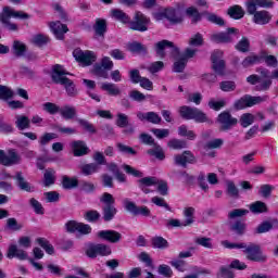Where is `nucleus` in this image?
Here are the masks:
<instances>
[{
  "label": "nucleus",
  "mask_w": 278,
  "mask_h": 278,
  "mask_svg": "<svg viewBox=\"0 0 278 278\" xmlns=\"http://www.w3.org/2000/svg\"><path fill=\"white\" fill-rule=\"evenodd\" d=\"M12 51L15 58H25V53H27V46L22 41L14 40Z\"/></svg>",
  "instance_id": "nucleus-30"
},
{
  "label": "nucleus",
  "mask_w": 278,
  "mask_h": 278,
  "mask_svg": "<svg viewBox=\"0 0 278 278\" xmlns=\"http://www.w3.org/2000/svg\"><path fill=\"white\" fill-rule=\"evenodd\" d=\"M43 112H47L48 114H60V106L53 102H46L42 104Z\"/></svg>",
  "instance_id": "nucleus-56"
},
{
  "label": "nucleus",
  "mask_w": 278,
  "mask_h": 278,
  "mask_svg": "<svg viewBox=\"0 0 278 278\" xmlns=\"http://www.w3.org/2000/svg\"><path fill=\"white\" fill-rule=\"evenodd\" d=\"M101 89L104 90V92H108L110 97H121V88L116 86V84L113 83H104L101 86Z\"/></svg>",
  "instance_id": "nucleus-33"
},
{
  "label": "nucleus",
  "mask_w": 278,
  "mask_h": 278,
  "mask_svg": "<svg viewBox=\"0 0 278 278\" xmlns=\"http://www.w3.org/2000/svg\"><path fill=\"white\" fill-rule=\"evenodd\" d=\"M3 12L4 14H9V16H13V18H22V21H27V18H29V14L23 11H14L10 9V7H4Z\"/></svg>",
  "instance_id": "nucleus-41"
},
{
  "label": "nucleus",
  "mask_w": 278,
  "mask_h": 278,
  "mask_svg": "<svg viewBox=\"0 0 278 278\" xmlns=\"http://www.w3.org/2000/svg\"><path fill=\"white\" fill-rule=\"evenodd\" d=\"M93 30L96 36L99 38H105V34H108V21L103 18H97L93 25Z\"/></svg>",
  "instance_id": "nucleus-26"
},
{
  "label": "nucleus",
  "mask_w": 278,
  "mask_h": 278,
  "mask_svg": "<svg viewBox=\"0 0 278 278\" xmlns=\"http://www.w3.org/2000/svg\"><path fill=\"white\" fill-rule=\"evenodd\" d=\"M127 49L128 51H130V53H138V54H143L147 55V46L138 42V41H134L127 45Z\"/></svg>",
  "instance_id": "nucleus-34"
},
{
  "label": "nucleus",
  "mask_w": 278,
  "mask_h": 278,
  "mask_svg": "<svg viewBox=\"0 0 278 278\" xmlns=\"http://www.w3.org/2000/svg\"><path fill=\"white\" fill-rule=\"evenodd\" d=\"M93 74H96L97 77H102V79H108V77H110L108 70L102 67V65L99 63L93 65Z\"/></svg>",
  "instance_id": "nucleus-57"
},
{
  "label": "nucleus",
  "mask_w": 278,
  "mask_h": 278,
  "mask_svg": "<svg viewBox=\"0 0 278 278\" xmlns=\"http://www.w3.org/2000/svg\"><path fill=\"white\" fill-rule=\"evenodd\" d=\"M188 43L190 47H203V35L197 33L189 39Z\"/></svg>",
  "instance_id": "nucleus-62"
},
{
  "label": "nucleus",
  "mask_w": 278,
  "mask_h": 278,
  "mask_svg": "<svg viewBox=\"0 0 278 278\" xmlns=\"http://www.w3.org/2000/svg\"><path fill=\"white\" fill-rule=\"evenodd\" d=\"M188 65V61L184 58H179L176 62H174L173 71L174 73H184L186 71V66Z\"/></svg>",
  "instance_id": "nucleus-55"
},
{
  "label": "nucleus",
  "mask_w": 278,
  "mask_h": 278,
  "mask_svg": "<svg viewBox=\"0 0 278 278\" xmlns=\"http://www.w3.org/2000/svg\"><path fill=\"white\" fill-rule=\"evenodd\" d=\"M21 156L18 153H16V150L11 149L8 151V154H5V151L0 150V164L2 166H14L16 164H21Z\"/></svg>",
  "instance_id": "nucleus-14"
},
{
  "label": "nucleus",
  "mask_w": 278,
  "mask_h": 278,
  "mask_svg": "<svg viewBox=\"0 0 278 278\" xmlns=\"http://www.w3.org/2000/svg\"><path fill=\"white\" fill-rule=\"evenodd\" d=\"M112 16L116 21H121V23H129L130 18L123 10L114 9L112 10Z\"/></svg>",
  "instance_id": "nucleus-52"
},
{
  "label": "nucleus",
  "mask_w": 278,
  "mask_h": 278,
  "mask_svg": "<svg viewBox=\"0 0 278 278\" xmlns=\"http://www.w3.org/2000/svg\"><path fill=\"white\" fill-rule=\"evenodd\" d=\"M101 218V214L98 211L91 210L85 213V220L88 223H97Z\"/></svg>",
  "instance_id": "nucleus-59"
},
{
  "label": "nucleus",
  "mask_w": 278,
  "mask_h": 278,
  "mask_svg": "<svg viewBox=\"0 0 278 278\" xmlns=\"http://www.w3.org/2000/svg\"><path fill=\"white\" fill-rule=\"evenodd\" d=\"M75 157H81L83 155H88V146L83 140L73 141L71 144Z\"/></svg>",
  "instance_id": "nucleus-25"
},
{
  "label": "nucleus",
  "mask_w": 278,
  "mask_h": 278,
  "mask_svg": "<svg viewBox=\"0 0 278 278\" xmlns=\"http://www.w3.org/2000/svg\"><path fill=\"white\" fill-rule=\"evenodd\" d=\"M76 121L85 131H88V134H97V128H94V125L90 124L88 119L77 118Z\"/></svg>",
  "instance_id": "nucleus-48"
},
{
  "label": "nucleus",
  "mask_w": 278,
  "mask_h": 278,
  "mask_svg": "<svg viewBox=\"0 0 278 278\" xmlns=\"http://www.w3.org/2000/svg\"><path fill=\"white\" fill-rule=\"evenodd\" d=\"M205 14L210 23H214V25H219V27H223V25H225V20H223V17L214 13H205Z\"/></svg>",
  "instance_id": "nucleus-60"
},
{
  "label": "nucleus",
  "mask_w": 278,
  "mask_h": 278,
  "mask_svg": "<svg viewBox=\"0 0 278 278\" xmlns=\"http://www.w3.org/2000/svg\"><path fill=\"white\" fill-rule=\"evenodd\" d=\"M55 170L47 169L43 174V186L49 188V186H53L55 184Z\"/></svg>",
  "instance_id": "nucleus-45"
},
{
  "label": "nucleus",
  "mask_w": 278,
  "mask_h": 278,
  "mask_svg": "<svg viewBox=\"0 0 278 278\" xmlns=\"http://www.w3.org/2000/svg\"><path fill=\"white\" fill-rule=\"evenodd\" d=\"M7 257L9 260L16 257L17 260L24 261L27 260V252L16 244H11L8 249Z\"/></svg>",
  "instance_id": "nucleus-21"
},
{
  "label": "nucleus",
  "mask_w": 278,
  "mask_h": 278,
  "mask_svg": "<svg viewBox=\"0 0 278 278\" xmlns=\"http://www.w3.org/2000/svg\"><path fill=\"white\" fill-rule=\"evenodd\" d=\"M217 123L220 125V131H229V129H233L238 125V118L231 116L228 111H224L217 116Z\"/></svg>",
  "instance_id": "nucleus-12"
},
{
  "label": "nucleus",
  "mask_w": 278,
  "mask_h": 278,
  "mask_svg": "<svg viewBox=\"0 0 278 278\" xmlns=\"http://www.w3.org/2000/svg\"><path fill=\"white\" fill-rule=\"evenodd\" d=\"M178 136H181L182 138H187L188 140H195L197 134H194L192 130L188 129V126L181 125L178 127Z\"/></svg>",
  "instance_id": "nucleus-43"
},
{
  "label": "nucleus",
  "mask_w": 278,
  "mask_h": 278,
  "mask_svg": "<svg viewBox=\"0 0 278 278\" xmlns=\"http://www.w3.org/2000/svg\"><path fill=\"white\" fill-rule=\"evenodd\" d=\"M85 254L90 260H94V258L99 257V255L101 257H108V255H112V248H110V245L103 244V243H97V244L90 243L87 247Z\"/></svg>",
  "instance_id": "nucleus-7"
},
{
  "label": "nucleus",
  "mask_w": 278,
  "mask_h": 278,
  "mask_svg": "<svg viewBox=\"0 0 278 278\" xmlns=\"http://www.w3.org/2000/svg\"><path fill=\"white\" fill-rule=\"evenodd\" d=\"M14 97V91L8 86L0 85V101H8Z\"/></svg>",
  "instance_id": "nucleus-49"
},
{
  "label": "nucleus",
  "mask_w": 278,
  "mask_h": 278,
  "mask_svg": "<svg viewBox=\"0 0 278 278\" xmlns=\"http://www.w3.org/2000/svg\"><path fill=\"white\" fill-rule=\"evenodd\" d=\"M38 244L48 253V255H53L55 253V249L53 245L49 242V240L45 238H38L37 239Z\"/></svg>",
  "instance_id": "nucleus-46"
},
{
  "label": "nucleus",
  "mask_w": 278,
  "mask_h": 278,
  "mask_svg": "<svg viewBox=\"0 0 278 278\" xmlns=\"http://www.w3.org/2000/svg\"><path fill=\"white\" fill-rule=\"evenodd\" d=\"M230 34H238L237 28H228L227 33H219V34H214L211 36L212 42H231V35Z\"/></svg>",
  "instance_id": "nucleus-22"
},
{
  "label": "nucleus",
  "mask_w": 278,
  "mask_h": 278,
  "mask_svg": "<svg viewBox=\"0 0 278 278\" xmlns=\"http://www.w3.org/2000/svg\"><path fill=\"white\" fill-rule=\"evenodd\" d=\"M274 190L275 187H273V185H262L258 189V194L263 197V199H270Z\"/></svg>",
  "instance_id": "nucleus-50"
},
{
  "label": "nucleus",
  "mask_w": 278,
  "mask_h": 278,
  "mask_svg": "<svg viewBox=\"0 0 278 278\" xmlns=\"http://www.w3.org/2000/svg\"><path fill=\"white\" fill-rule=\"evenodd\" d=\"M50 29L58 40H64V35L68 31V26L58 21L50 23Z\"/></svg>",
  "instance_id": "nucleus-20"
},
{
  "label": "nucleus",
  "mask_w": 278,
  "mask_h": 278,
  "mask_svg": "<svg viewBox=\"0 0 278 278\" xmlns=\"http://www.w3.org/2000/svg\"><path fill=\"white\" fill-rule=\"evenodd\" d=\"M129 29L132 31H148L149 25H151V20L147 17L142 12L137 11L132 21L129 20Z\"/></svg>",
  "instance_id": "nucleus-8"
},
{
  "label": "nucleus",
  "mask_w": 278,
  "mask_h": 278,
  "mask_svg": "<svg viewBox=\"0 0 278 278\" xmlns=\"http://www.w3.org/2000/svg\"><path fill=\"white\" fill-rule=\"evenodd\" d=\"M59 114H61L65 121H71L77 116V109H75V106L65 105L60 109Z\"/></svg>",
  "instance_id": "nucleus-32"
},
{
  "label": "nucleus",
  "mask_w": 278,
  "mask_h": 278,
  "mask_svg": "<svg viewBox=\"0 0 278 278\" xmlns=\"http://www.w3.org/2000/svg\"><path fill=\"white\" fill-rule=\"evenodd\" d=\"M30 206L33 207L35 214H39L40 216H42V214H45V207H42V204L36 200L35 198H31L29 200Z\"/></svg>",
  "instance_id": "nucleus-58"
},
{
  "label": "nucleus",
  "mask_w": 278,
  "mask_h": 278,
  "mask_svg": "<svg viewBox=\"0 0 278 278\" xmlns=\"http://www.w3.org/2000/svg\"><path fill=\"white\" fill-rule=\"evenodd\" d=\"M47 42H49V37L42 35V34L36 35L33 38V43L36 45L37 47H45V45H47Z\"/></svg>",
  "instance_id": "nucleus-64"
},
{
  "label": "nucleus",
  "mask_w": 278,
  "mask_h": 278,
  "mask_svg": "<svg viewBox=\"0 0 278 278\" xmlns=\"http://www.w3.org/2000/svg\"><path fill=\"white\" fill-rule=\"evenodd\" d=\"M13 179L16 181V186L20 188V190H23L24 192H34L36 188L31 186L28 181L25 180V176H23V172H17Z\"/></svg>",
  "instance_id": "nucleus-18"
},
{
  "label": "nucleus",
  "mask_w": 278,
  "mask_h": 278,
  "mask_svg": "<svg viewBox=\"0 0 278 278\" xmlns=\"http://www.w3.org/2000/svg\"><path fill=\"white\" fill-rule=\"evenodd\" d=\"M263 60V55L252 52L243 59V61L241 62V66L243 68H251V66H255V64H262Z\"/></svg>",
  "instance_id": "nucleus-23"
},
{
  "label": "nucleus",
  "mask_w": 278,
  "mask_h": 278,
  "mask_svg": "<svg viewBox=\"0 0 278 278\" xmlns=\"http://www.w3.org/2000/svg\"><path fill=\"white\" fill-rule=\"evenodd\" d=\"M149 155H153L156 160H164L166 157L164 155V150H162V146L154 143L153 149L148 150Z\"/></svg>",
  "instance_id": "nucleus-51"
},
{
  "label": "nucleus",
  "mask_w": 278,
  "mask_h": 278,
  "mask_svg": "<svg viewBox=\"0 0 278 278\" xmlns=\"http://www.w3.org/2000/svg\"><path fill=\"white\" fill-rule=\"evenodd\" d=\"M100 202L104 203V205L102 206L103 220L105 223H110V220H114V217L118 212V210H116V206H114V203H116L114 195H112L109 192H104L100 198Z\"/></svg>",
  "instance_id": "nucleus-5"
},
{
  "label": "nucleus",
  "mask_w": 278,
  "mask_h": 278,
  "mask_svg": "<svg viewBox=\"0 0 278 278\" xmlns=\"http://www.w3.org/2000/svg\"><path fill=\"white\" fill-rule=\"evenodd\" d=\"M186 15L191 18L192 25H197L202 18V14L199 12V10L194 7H189L186 10Z\"/></svg>",
  "instance_id": "nucleus-37"
},
{
  "label": "nucleus",
  "mask_w": 278,
  "mask_h": 278,
  "mask_svg": "<svg viewBox=\"0 0 278 278\" xmlns=\"http://www.w3.org/2000/svg\"><path fill=\"white\" fill-rule=\"evenodd\" d=\"M227 14L228 16H230V18H233L235 21H240V18H244V9L236 4L227 10Z\"/></svg>",
  "instance_id": "nucleus-31"
},
{
  "label": "nucleus",
  "mask_w": 278,
  "mask_h": 278,
  "mask_svg": "<svg viewBox=\"0 0 278 278\" xmlns=\"http://www.w3.org/2000/svg\"><path fill=\"white\" fill-rule=\"evenodd\" d=\"M250 212H252V214H266V212H268V205H266L265 202L256 201L250 204Z\"/></svg>",
  "instance_id": "nucleus-35"
},
{
  "label": "nucleus",
  "mask_w": 278,
  "mask_h": 278,
  "mask_svg": "<svg viewBox=\"0 0 278 278\" xmlns=\"http://www.w3.org/2000/svg\"><path fill=\"white\" fill-rule=\"evenodd\" d=\"M235 49L240 53H249L251 51V41L247 37H242L240 41L237 42Z\"/></svg>",
  "instance_id": "nucleus-40"
},
{
  "label": "nucleus",
  "mask_w": 278,
  "mask_h": 278,
  "mask_svg": "<svg viewBox=\"0 0 278 278\" xmlns=\"http://www.w3.org/2000/svg\"><path fill=\"white\" fill-rule=\"evenodd\" d=\"M15 125L20 131H23L25 129H29L31 127V121H29V117L25 115H20L16 117Z\"/></svg>",
  "instance_id": "nucleus-39"
},
{
  "label": "nucleus",
  "mask_w": 278,
  "mask_h": 278,
  "mask_svg": "<svg viewBox=\"0 0 278 278\" xmlns=\"http://www.w3.org/2000/svg\"><path fill=\"white\" fill-rule=\"evenodd\" d=\"M223 55L224 53L220 50H215L211 55L212 68L215 75H219V77L225 76L226 64Z\"/></svg>",
  "instance_id": "nucleus-11"
},
{
  "label": "nucleus",
  "mask_w": 278,
  "mask_h": 278,
  "mask_svg": "<svg viewBox=\"0 0 278 278\" xmlns=\"http://www.w3.org/2000/svg\"><path fill=\"white\" fill-rule=\"evenodd\" d=\"M62 188L64 190H75V188H79V180L77 177H68L66 175L62 176Z\"/></svg>",
  "instance_id": "nucleus-28"
},
{
  "label": "nucleus",
  "mask_w": 278,
  "mask_h": 278,
  "mask_svg": "<svg viewBox=\"0 0 278 278\" xmlns=\"http://www.w3.org/2000/svg\"><path fill=\"white\" fill-rule=\"evenodd\" d=\"M169 149L181 150L188 149V142L186 140L180 139H172L167 142Z\"/></svg>",
  "instance_id": "nucleus-47"
},
{
  "label": "nucleus",
  "mask_w": 278,
  "mask_h": 278,
  "mask_svg": "<svg viewBox=\"0 0 278 278\" xmlns=\"http://www.w3.org/2000/svg\"><path fill=\"white\" fill-rule=\"evenodd\" d=\"M179 114L185 121H194L195 123H210V117L201 109L182 105L179 108Z\"/></svg>",
  "instance_id": "nucleus-4"
},
{
  "label": "nucleus",
  "mask_w": 278,
  "mask_h": 278,
  "mask_svg": "<svg viewBox=\"0 0 278 278\" xmlns=\"http://www.w3.org/2000/svg\"><path fill=\"white\" fill-rule=\"evenodd\" d=\"M229 229L232 233H236V236H244V233H247V223L242 219H238L230 224Z\"/></svg>",
  "instance_id": "nucleus-29"
},
{
  "label": "nucleus",
  "mask_w": 278,
  "mask_h": 278,
  "mask_svg": "<svg viewBox=\"0 0 278 278\" xmlns=\"http://www.w3.org/2000/svg\"><path fill=\"white\" fill-rule=\"evenodd\" d=\"M248 84H251V86H255V90L257 92H266V90H270V86H273V80L270 79H262V76H258L256 74H252L247 77Z\"/></svg>",
  "instance_id": "nucleus-13"
},
{
  "label": "nucleus",
  "mask_w": 278,
  "mask_h": 278,
  "mask_svg": "<svg viewBox=\"0 0 278 278\" xmlns=\"http://www.w3.org/2000/svg\"><path fill=\"white\" fill-rule=\"evenodd\" d=\"M159 275H162L163 277L170 278L173 277V269L168 265H160L157 268Z\"/></svg>",
  "instance_id": "nucleus-63"
},
{
  "label": "nucleus",
  "mask_w": 278,
  "mask_h": 278,
  "mask_svg": "<svg viewBox=\"0 0 278 278\" xmlns=\"http://www.w3.org/2000/svg\"><path fill=\"white\" fill-rule=\"evenodd\" d=\"M138 184L143 187L157 186L159 179L156 177H144L139 179Z\"/></svg>",
  "instance_id": "nucleus-61"
},
{
  "label": "nucleus",
  "mask_w": 278,
  "mask_h": 278,
  "mask_svg": "<svg viewBox=\"0 0 278 278\" xmlns=\"http://www.w3.org/2000/svg\"><path fill=\"white\" fill-rule=\"evenodd\" d=\"M222 247L225 249H243L247 260L250 262H266V255L262 253V247L256 243H231L227 240L222 241Z\"/></svg>",
  "instance_id": "nucleus-2"
},
{
  "label": "nucleus",
  "mask_w": 278,
  "mask_h": 278,
  "mask_svg": "<svg viewBox=\"0 0 278 278\" xmlns=\"http://www.w3.org/2000/svg\"><path fill=\"white\" fill-rule=\"evenodd\" d=\"M99 165L97 163H89V164H85L80 167V170L83 173V175L86 176H90V175H94V173H99Z\"/></svg>",
  "instance_id": "nucleus-42"
},
{
  "label": "nucleus",
  "mask_w": 278,
  "mask_h": 278,
  "mask_svg": "<svg viewBox=\"0 0 278 278\" xmlns=\"http://www.w3.org/2000/svg\"><path fill=\"white\" fill-rule=\"evenodd\" d=\"M186 220L182 222V227H190L194 224V207L189 206L184 210Z\"/></svg>",
  "instance_id": "nucleus-38"
},
{
  "label": "nucleus",
  "mask_w": 278,
  "mask_h": 278,
  "mask_svg": "<svg viewBox=\"0 0 278 278\" xmlns=\"http://www.w3.org/2000/svg\"><path fill=\"white\" fill-rule=\"evenodd\" d=\"M239 123L241 125V127H251V125H253V123H255V115L251 114V113H244L241 115Z\"/></svg>",
  "instance_id": "nucleus-44"
},
{
  "label": "nucleus",
  "mask_w": 278,
  "mask_h": 278,
  "mask_svg": "<svg viewBox=\"0 0 278 278\" xmlns=\"http://www.w3.org/2000/svg\"><path fill=\"white\" fill-rule=\"evenodd\" d=\"M10 18H12V15L8 13L0 14V23L3 25L4 29H8V31H18V25L10 22Z\"/></svg>",
  "instance_id": "nucleus-27"
},
{
  "label": "nucleus",
  "mask_w": 278,
  "mask_h": 278,
  "mask_svg": "<svg viewBox=\"0 0 278 278\" xmlns=\"http://www.w3.org/2000/svg\"><path fill=\"white\" fill-rule=\"evenodd\" d=\"M68 75V72L64 70V66L60 64H55L52 67L51 79L54 84H60L65 87V90L68 97H77V88H75V83L68 79V77L64 76Z\"/></svg>",
  "instance_id": "nucleus-3"
},
{
  "label": "nucleus",
  "mask_w": 278,
  "mask_h": 278,
  "mask_svg": "<svg viewBox=\"0 0 278 278\" xmlns=\"http://www.w3.org/2000/svg\"><path fill=\"white\" fill-rule=\"evenodd\" d=\"M262 97L245 96L235 101L233 108L235 110H244V108H253V105H257V103H262Z\"/></svg>",
  "instance_id": "nucleus-16"
},
{
  "label": "nucleus",
  "mask_w": 278,
  "mask_h": 278,
  "mask_svg": "<svg viewBox=\"0 0 278 278\" xmlns=\"http://www.w3.org/2000/svg\"><path fill=\"white\" fill-rule=\"evenodd\" d=\"M227 194H228V197H231L232 199L240 198V190H238V187H236V184H233V181L227 182Z\"/></svg>",
  "instance_id": "nucleus-54"
},
{
  "label": "nucleus",
  "mask_w": 278,
  "mask_h": 278,
  "mask_svg": "<svg viewBox=\"0 0 278 278\" xmlns=\"http://www.w3.org/2000/svg\"><path fill=\"white\" fill-rule=\"evenodd\" d=\"M137 118L142 121H147V123H151L152 125H160L162 123V116L155 112H137Z\"/></svg>",
  "instance_id": "nucleus-19"
},
{
  "label": "nucleus",
  "mask_w": 278,
  "mask_h": 278,
  "mask_svg": "<svg viewBox=\"0 0 278 278\" xmlns=\"http://www.w3.org/2000/svg\"><path fill=\"white\" fill-rule=\"evenodd\" d=\"M217 278H236L230 265H222L216 274Z\"/></svg>",
  "instance_id": "nucleus-36"
},
{
  "label": "nucleus",
  "mask_w": 278,
  "mask_h": 278,
  "mask_svg": "<svg viewBox=\"0 0 278 278\" xmlns=\"http://www.w3.org/2000/svg\"><path fill=\"white\" fill-rule=\"evenodd\" d=\"M164 16L172 25H179V23H184V16H181V13L176 11L174 8L165 10Z\"/></svg>",
  "instance_id": "nucleus-24"
},
{
  "label": "nucleus",
  "mask_w": 278,
  "mask_h": 278,
  "mask_svg": "<svg viewBox=\"0 0 278 278\" xmlns=\"http://www.w3.org/2000/svg\"><path fill=\"white\" fill-rule=\"evenodd\" d=\"M97 237L100 240L111 242V244H118L123 240V235L116 230H101L97 233Z\"/></svg>",
  "instance_id": "nucleus-17"
},
{
  "label": "nucleus",
  "mask_w": 278,
  "mask_h": 278,
  "mask_svg": "<svg viewBox=\"0 0 278 278\" xmlns=\"http://www.w3.org/2000/svg\"><path fill=\"white\" fill-rule=\"evenodd\" d=\"M123 205L126 212L132 214V216H144L146 218L151 216V210H149L148 206H137L136 202L129 200L128 198L123 200Z\"/></svg>",
  "instance_id": "nucleus-9"
},
{
  "label": "nucleus",
  "mask_w": 278,
  "mask_h": 278,
  "mask_svg": "<svg viewBox=\"0 0 278 278\" xmlns=\"http://www.w3.org/2000/svg\"><path fill=\"white\" fill-rule=\"evenodd\" d=\"M174 164L176 166H182L187 168L188 164H197V157L190 151H184L181 154H176L174 156Z\"/></svg>",
  "instance_id": "nucleus-15"
},
{
  "label": "nucleus",
  "mask_w": 278,
  "mask_h": 278,
  "mask_svg": "<svg viewBox=\"0 0 278 278\" xmlns=\"http://www.w3.org/2000/svg\"><path fill=\"white\" fill-rule=\"evenodd\" d=\"M248 14L254 15L253 22L256 25H268L270 23V13L268 11H257V8H273L270 0H248L245 2Z\"/></svg>",
  "instance_id": "nucleus-1"
},
{
  "label": "nucleus",
  "mask_w": 278,
  "mask_h": 278,
  "mask_svg": "<svg viewBox=\"0 0 278 278\" xmlns=\"http://www.w3.org/2000/svg\"><path fill=\"white\" fill-rule=\"evenodd\" d=\"M166 49H170V55L172 58H179V47L175 46L173 41L163 39L154 45V51L161 60H164L166 58Z\"/></svg>",
  "instance_id": "nucleus-6"
},
{
  "label": "nucleus",
  "mask_w": 278,
  "mask_h": 278,
  "mask_svg": "<svg viewBox=\"0 0 278 278\" xmlns=\"http://www.w3.org/2000/svg\"><path fill=\"white\" fill-rule=\"evenodd\" d=\"M73 56L75 58L76 62L84 64V66H91V64L97 62V55L90 50L84 51L81 49H75L73 51Z\"/></svg>",
  "instance_id": "nucleus-10"
},
{
  "label": "nucleus",
  "mask_w": 278,
  "mask_h": 278,
  "mask_svg": "<svg viewBox=\"0 0 278 278\" xmlns=\"http://www.w3.org/2000/svg\"><path fill=\"white\" fill-rule=\"evenodd\" d=\"M152 247L153 249H168V241L163 237H154L152 238Z\"/></svg>",
  "instance_id": "nucleus-53"
}]
</instances>
